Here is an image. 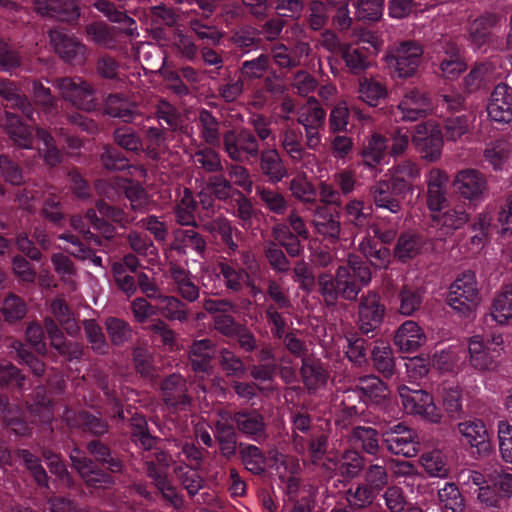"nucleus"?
<instances>
[{
    "instance_id": "f257e3e1",
    "label": "nucleus",
    "mask_w": 512,
    "mask_h": 512,
    "mask_svg": "<svg viewBox=\"0 0 512 512\" xmlns=\"http://www.w3.org/2000/svg\"><path fill=\"white\" fill-rule=\"evenodd\" d=\"M447 305L459 316H473L482 302L479 283L475 272L466 270L459 273L448 288Z\"/></svg>"
},
{
    "instance_id": "f03ea898",
    "label": "nucleus",
    "mask_w": 512,
    "mask_h": 512,
    "mask_svg": "<svg viewBox=\"0 0 512 512\" xmlns=\"http://www.w3.org/2000/svg\"><path fill=\"white\" fill-rule=\"evenodd\" d=\"M503 351L504 339L501 333H493L487 338L476 335L468 341L469 363L480 372L495 371Z\"/></svg>"
},
{
    "instance_id": "7ed1b4c3",
    "label": "nucleus",
    "mask_w": 512,
    "mask_h": 512,
    "mask_svg": "<svg viewBox=\"0 0 512 512\" xmlns=\"http://www.w3.org/2000/svg\"><path fill=\"white\" fill-rule=\"evenodd\" d=\"M398 394L404 411L412 416L439 424L442 420L441 410L436 406L433 396L422 389H411L406 385L398 388Z\"/></svg>"
},
{
    "instance_id": "20e7f679",
    "label": "nucleus",
    "mask_w": 512,
    "mask_h": 512,
    "mask_svg": "<svg viewBox=\"0 0 512 512\" xmlns=\"http://www.w3.org/2000/svg\"><path fill=\"white\" fill-rule=\"evenodd\" d=\"M336 276L340 295L348 300H354L371 281L370 269L356 256H350L346 264L339 266Z\"/></svg>"
},
{
    "instance_id": "39448f33",
    "label": "nucleus",
    "mask_w": 512,
    "mask_h": 512,
    "mask_svg": "<svg viewBox=\"0 0 512 512\" xmlns=\"http://www.w3.org/2000/svg\"><path fill=\"white\" fill-rule=\"evenodd\" d=\"M412 144L421 158L427 162L440 159L443 149V136L435 121H427L414 127Z\"/></svg>"
},
{
    "instance_id": "423d86ee",
    "label": "nucleus",
    "mask_w": 512,
    "mask_h": 512,
    "mask_svg": "<svg viewBox=\"0 0 512 512\" xmlns=\"http://www.w3.org/2000/svg\"><path fill=\"white\" fill-rule=\"evenodd\" d=\"M422 55L423 49L418 43L406 41L395 46L387 58L393 65L397 77L408 78L416 73Z\"/></svg>"
},
{
    "instance_id": "0eeeda50",
    "label": "nucleus",
    "mask_w": 512,
    "mask_h": 512,
    "mask_svg": "<svg viewBox=\"0 0 512 512\" xmlns=\"http://www.w3.org/2000/svg\"><path fill=\"white\" fill-rule=\"evenodd\" d=\"M387 449L404 457H414L419 451V442L415 431L399 423L382 433Z\"/></svg>"
},
{
    "instance_id": "6e6552de",
    "label": "nucleus",
    "mask_w": 512,
    "mask_h": 512,
    "mask_svg": "<svg viewBox=\"0 0 512 512\" xmlns=\"http://www.w3.org/2000/svg\"><path fill=\"white\" fill-rule=\"evenodd\" d=\"M457 431L462 441L471 449H475L480 457L491 452L490 434L485 422L479 418H471L457 424Z\"/></svg>"
},
{
    "instance_id": "1a4fd4ad",
    "label": "nucleus",
    "mask_w": 512,
    "mask_h": 512,
    "mask_svg": "<svg viewBox=\"0 0 512 512\" xmlns=\"http://www.w3.org/2000/svg\"><path fill=\"white\" fill-rule=\"evenodd\" d=\"M433 111L429 96L418 89L404 93L397 104V115L402 121H417L428 116Z\"/></svg>"
},
{
    "instance_id": "9d476101",
    "label": "nucleus",
    "mask_w": 512,
    "mask_h": 512,
    "mask_svg": "<svg viewBox=\"0 0 512 512\" xmlns=\"http://www.w3.org/2000/svg\"><path fill=\"white\" fill-rule=\"evenodd\" d=\"M455 190L469 201H483L487 192L484 176L475 169L459 171L453 180Z\"/></svg>"
},
{
    "instance_id": "9b49d317",
    "label": "nucleus",
    "mask_w": 512,
    "mask_h": 512,
    "mask_svg": "<svg viewBox=\"0 0 512 512\" xmlns=\"http://www.w3.org/2000/svg\"><path fill=\"white\" fill-rule=\"evenodd\" d=\"M385 307L381 303L380 296L369 292L360 301L358 311V324L363 333H369L377 329L382 323Z\"/></svg>"
},
{
    "instance_id": "f8f14e48",
    "label": "nucleus",
    "mask_w": 512,
    "mask_h": 512,
    "mask_svg": "<svg viewBox=\"0 0 512 512\" xmlns=\"http://www.w3.org/2000/svg\"><path fill=\"white\" fill-rule=\"evenodd\" d=\"M243 262L247 270L245 272H238L231 266L223 263L220 264V271L230 289L237 290L241 284L245 282L247 286L251 288L252 293L256 295L260 292V290L257 289V273L259 266L250 255H245Z\"/></svg>"
},
{
    "instance_id": "ddd939ff",
    "label": "nucleus",
    "mask_w": 512,
    "mask_h": 512,
    "mask_svg": "<svg viewBox=\"0 0 512 512\" xmlns=\"http://www.w3.org/2000/svg\"><path fill=\"white\" fill-rule=\"evenodd\" d=\"M488 116L498 123L512 121V88L506 84L497 85L487 105Z\"/></svg>"
},
{
    "instance_id": "4468645a",
    "label": "nucleus",
    "mask_w": 512,
    "mask_h": 512,
    "mask_svg": "<svg viewBox=\"0 0 512 512\" xmlns=\"http://www.w3.org/2000/svg\"><path fill=\"white\" fill-rule=\"evenodd\" d=\"M447 182V173L438 168H432L426 175L427 206L433 214L440 212L447 203Z\"/></svg>"
},
{
    "instance_id": "2eb2a0df",
    "label": "nucleus",
    "mask_w": 512,
    "mask_h": 512,
    "mask_svg": "<svg viewBox=\"0 0 512 512\" xmlns=\"http://www.w3.org/2000/svg\"><path fill=\"white\" fill-rule=\"evenodd\" d=\"M224 145L227 154L236 161H242L246 156H257L259 149L255 137L247 131L226 133Z\"/></svg>"
},
{
    "instance_id": "dca6fc26",
    "label": "nucleus",
    "mask_w": 512,
    "mask_h": 512,
    "mask_svg": "<svg viewBox=\"0 0 512 512\" xmlns=\"http://www.w3.org/2000/svg\"><path fill=\"white\" fill-rule=\"evenodd\" d=\"M426 339L422 327L413 320H407L396 330L394 344L401 352L411 353L423 346Z\"/></svg>"
},
{
    "instance_id": "f3484780",
    "label": "nucleus",
    "mask_w": 512,
    "mask_h": 512,
    "mask_svg": "<svg viewBox=\"0 0 512 512\" xmlns=\"http://www.w3.org/2000/svg\"><path fill=\"white\" fill-rule=\"evenodd\" d=\"M363 466V458L353 450L346 451L340 458L330 453L323 463L324 469L329 473H339L347 478L358 475Z\"/></svg>"
},
{
    "instance_id": "a211bd4d",
    "label": "nucleus",
    "mask_w": 512,
    "mask_h": 512,
    "mask_svg": "<svg viewBox=\"0 0 512 512\" xmlns=\"http://www.w3.org/2000/svg\"><path fill=\"white\" fill-rule=\"evenodd\" d=\"M157 461L158 467L154 463L149 464L148 474L154 480L156 487L163 497L169 500L173 506L178 507L181 504V499L177 494L176 488L166 478L165 468L169 465L168 456L162 452L157 456Z\"/></svg>"
},
{
    "instance_id": "6ab92c4d",
    "label": "nucleus",
    "mask_w": 512,
    "mask_h": 512,
    "mask_svg": "<svg viewBox=\"0 0 512 512\" xmlns=\"http://www.w3.org/2000/svg\"><path fill=\"white\" fill-rule=\"evenodd\" d=\"M392 190L404 194L412 190V183L420 177V167L412 161H403L389 170Z\"/></svg>"
},
{
    "instance_id": "aec40b11",
    "label": "nucleus",
    "mask_w": 512,
    "mask_h": 512,
    "mask_svg": "<svg viewBox=\"0 0 512 512\" xmlns=\"http://www.w3.org/2000/svg\"><path fill=\"white\" fill-rule=\"evenodd\" d=\"M49 36L53 48L65 61L80 62L83 59L85 48L74 37L60 30H52Z\"/></svg>"
},
{
    "instance_id": "412c9836",
    "label": "nucleus",
    "mask_w": 512,
    "mask_h": 512,
    "mask_svg": "<svg viewBox=\"0 0 512 512\" xmlns=\"http://www.w3.org/2000/svg\"><path fill=\"white\" fill-rule=\"evenodd\" d=\"M70 459L88 485L98 488L105 487L111 483L110 476L95 470L92 462L86 459L79 449L76 448L71 452Z\"/></svg>"
},
{
    "instance_id": "4be33fe9",
    "label": "nucleus",
    "mask_w": 512,
    "mask_h": 512,
    "mask_svg": "<svg viewBox=\"0 0 512 512\" xmlns=\"http://www.w3.org/2000/svg\"><path fill=\"white\" fill-rule=\"evenodd\" d=\"M490 316L500 326H505L512 320V282L495 293Z\"/></svg>"
},
{
    "instance_id": "5701e85b",
    "label": "nucleus",
    "mask_w": 512,
    "mask_h": 512,
    "mask_svg": "<svg viewBox=\"0 0 512 512\" xmlns=\"http://www.w3.org/2000/svg\"><path fill=\"white\" fill-rule=\"evenodd\" d=\"M35 8L41 15L55 16L63 21H71L79 16L72 0H35Z\"/></svg>"
},
{
    "instance_id": "b1692460",
    "label": "nucleus",
    "mask_w": 512,
    "mask_h": 512,
    "mask_svg": "<svg viewBox=\"0 0 512 512\" xmlns=\"http://www.w3.org/2000/svg\"><path fill=\"white\" fill-rule=\"evenodd\" d=\"M432 218L444 234H451L462 228L469 221L470 216L464 206L458 205L445 212H437L432 215Z\"/></svg>"
},
{
    "instance_id": "393cba45",
    "label": "nucleus",
    "mask_w": 512,
    "mask_h": 512,
    "mask_svg": "<svg viewBox=\"0 0 512 512\" xmlns=\"http://www.w3.org/2000/svg\"><path fill=\"white\" fill-rule=\"evenodd\" d=\"M357 387L363 400L375 405H383L390 394L388 387L375 376L360 378Z\"/></svg>"
},
{
    "instance_id": "a878e982",
    "label": "nucleus",
    "mask_w": 512,
    "mask_h": 512,
    "mask_svg": "<svg viewBox=\"0 0 512 512\" xmlns=\"http://www.w3.org/2000/svg\"><path fill=\"white\" fill-rule=\"evenodd\" d=\"M359 99L369 106L376 107L388 96L386 85L379 79L362 77L359 79Z\"/></svg>"
},
{
    "instance_id": "bb28decb",
    "label": "nucleus",
    "mask_w": 512,
    "mask_h": 512,
    "mask_svg": "<svg viewBox=\"0 0 512 512\" xmlns=\"http://www.w3.org/2000/svg\"><path fill=\"white\" fill-rule=\"evenodd\" d=\"M386 151V138L377 133L373 134L362 149L363 164L369 168L383 164L387 155Z\"/></svg>"
},
{
    "instance_id": "cd10ccee",
    "label": "nucleus",
    "mask_w": 512,
    "mask_h": 512,
    "mask_svg": "<svg viewBox=\"0 0 512 512\" xmlns=\"http://www.w3.org/2000/svg\"><path fill=\"white\" fill-rule=\"evenodd\" d=\"M359 250L375 268L386 269L390 265L391 254L389 249L379 246L369 237L363 238L359 243Z\"/></svg>"
},
{
    "instance_id": "c85d7f7f",
    "label": "nucleus",
    "mask_w": 512,
    "mask_h": 512,
    "mask_svg": "<svg viewBox=\"0 0 512 512\" xmlns=\"http://www.w3.org/2000/svg\"><path fill=\"white\" fill-rule=\"evenodd\" d=\"M162 390L167 405L181 409L187 404V398L184 395V380L181 376L174 374L166 378Z\"/></svg>"
},
{
    "instance_id": "c756f323",
    "label": "nucleus",
    "mask_w": 512,
    "mask_h": 512,
    "mask_svg": "<svg viewBox=\"0 0 512 512\" xmlns=\"http://www.w3.org/2000/svg\"><path fill=\"white\" fill-rule=\"evenodd\" d=\"M64 87L76 89L70 99L73 105L85 111H91L95 108L93 92L87 83L79 78H64Z\"/></svg>"
},
{
    "instance_id": "7c9ffc66",
    "label": "nucleus",
    "mask_w": 512,
    "mask_h": 512,
    "mask_svg": "<svg viewBox=\"0 0 512 512\" xmlns=\"http://www.w3.org/2000/svg\"><path fill=\"white\" fill-rule=\"evenodd\" d=\"M512 155V146L504 140L490 143L484 152V157L494 170H502Z\"/></svg>"
},
{
    "instance_id": "2f4dec72",
    "label": "nucleus",
    "mask_w": 512,
    "mask_h": 512,
    "mask_svg": "<svg viewBox=\"0 0 512 512\" xmlns=\"http://www.w3.org/2000/svg\"><path fill=\"white\" fill-rule=\"evenodd\" d=\"M419 461L425 472L431 477L445 478L448 475L447 461L440 450L423 453Z\"/></svg>"
},
{
    "instance_id": "473e14b6",
    "label": "nucleus",
    "mask_w": 512,
    "mask_h": 512,
    "mask_svg": "<svg viewBox=\"0 0 512 512\" xmlns=\"http://www.w3.org/2000/svg\"><path fill=\"white\" fill-rule=\"evenodd\" d=\"M261 170L272 182H279L286 176V169L275 149H268L261 155Z\"/></svg>"
},
{
    "instance_id": "72a5a7b5",
    "label": "nucleus",
    "mask_w": 512,
    "mask_h": 512,
    "mask_svg": "<svg viewBox=\"0 0 512 512\" xmlns=\"http://www.w3.org/2000/svg\"><path fill=\"white\" fill-rule=\"evenodd\" d=\"M421 245L422 242L417 235L409 232L403 233L395 245L394 257L402 262L412 259L419 254Z\"/></svg>"
},
{
    "instance_id": "f704fd0d",
    "label": "nucleus",
    "mask_w": 512,
    "mask_h": 512,
    "mask_svg": "<svg viewBox=\"0 0 512 512\" xmlns=\"http://www.w3.org/2000/svg\"><path fill=\"white\" fill-rule=\"evenodd\" d=\"M195 209L196 202L193 199L192 193L190 190L185 188L183 192L179 194L175 207L177 222L180 225H194Z\"/></svg>"
},
{
    "instance_id": "c9c22d12",
    "label": "nucleus",
    "mask_w": 512,
    "mask_h": 512,
    "mask_svg": "<svg viewBox=\"0 0 512 512\" xmlns=\"http://www.w3.org/2000/svg\"><path fill=\"white\" fill-rule=\"evenodd\" d=\"M341 55L347 68L352 73H359L368 67L366 53L356 44H343Z\"/></svg>"
},
{
    "instance_id": "e433bc0d",
    "label": "nucleus",
    "mask_w": 512,
    "mask_h": 512,
    "mask_svg": "<svg viewBox=\"0 0 512 512\" xmlns=\"http://www.w3.org/2000/svg\"><path fill=\"white\" fill-rule=\"evenodd\" d=\"M492 21L490 17L475 19L469 26V38L476 50L490 42Z\"/></svg>"
},
{
    "instance_id": "4c0bfd02",
    "label": "nucleus",
    "mask_w": 512,
    "mask_h": 512,
    "mask_svg": "<svg viewBox=\"0 0 512 512\" xmlns=\"http://www.w3.org/2000/svg\"><path fill=\"white\" fill-rule=\"evenodd\" d=\"M214 351L209 340L194 342L190 350V360L195 371L205 372L208 370L209 361Z\"/></svg>"
},
{
    "instance_id": "58836bf2",
    "label": "nucleus",
    "mask_w": 512,
    "mask_h": 512,
    "mask_svg": "<svg viewBox=\"0 0 512 512\" xmlns=\"http://www.w3.org/2000/svg\"><path fill=\"white\" fill-rule=\"evenodd\" d=\"M325 112L315 99H309L299 110L298 122L304 127H322Z\"/></svg>"
},
{
    "instance_id": "ea45409f",
    "label": "nucleus",
    "mask_w": 512,
    "mask_h": 512,
    "mask_svg": "<svg viewBox=\"0 0 512 512\" xmlns=\"http://www.w3.org/2000/svg\"><path fill=\"white\" fill-rule=\"evenodd\" d=\"M497 441L500 458L512 465V424L506 419L497 422Z\"/></svg>"
},
{
    "instance_id": "a19ab883",
    "label": "nucleus",
    "mask_w": 512,
    "mask_h": 512,
    "mask_svg": "<svg viewBox=\"0 0 512 512\" xmlns=\"http://www.w3.org/2000/svg\"><path fill=\"white\" fill-rule=\"evenodd\" d=\"M438 500L446 511L460 512L464 507V499L454 483H445L438 490Z\"/></svg>"
},
{
    "instance_id": "79ce46f5",
    "label": "nucleus",
    "mask_w": 512,
    "mask_h": 512,
    "mask_svg": "<svg viewBox=\"0 0 512 512\" xmlns=\"http://www.w3.org/2000/svg\"><path fill=\"white\" fill-rule=\"evenodd\" d=\"M440 68L446 79H455L466 70V64L461 58L457 48L452 47L445 52Z\"/></svg>"
},
{
    "instance_id": "37998d69",
    "label": "nucleus",
    "mask_w": 512,
    "mask_h": 512,
    "mask_svg": "<svg viewBox=\"0 0 512 512\" xmlns=\"http://www.w3.org/2000/svg\"><path fill=\"white\" fill-rule=\"evenodd\" d=\"M45 327L50 336L51 345L61 354L67 355L69 358H77L81 354L79 345H67L63 341V335L53 320L47 319L45 322Z\"/></svg>"
},
{
    "instance_id": "c03bdc74",
    "label": "nucleus",
    "mask_w": 512,
    "mask_h": 512,
    "mask_svg": "<svg viewBox=\"0 0 512 512\" xmlns=\"http://www.w3.org/2000/svg\"><path fill=\"white\" fill-rule=\"evenodd\" d=\"M235 422L240 431L252 437H260L263 433V419L256 412L239 413L235 416Z\"/></svg>"
},
{
    "instance_id": "a18cd8bd",
    "label": "nucleus",
    "mask_w": 512,
    "mask_h": 512,
    "mask_svg": "<svg viewBox=\"0 0 512 512\" xmlns=\"http://www.w3.org/2000/svg\"><path fill=\"white\" fill-rule=\"evenodd\" d=\"M372 358L375 367L382 373L391 375L394 367L392 350L385 341H377L373 350Z\"/></svg>"
},
{
    "instance_id": "49530a36",
    "label": "nucleus",
    "mask_w": 512,
    "mask_h": 512,
    "mask_svg": "<svg viewBox=\"0 0 512 512\" xmlns=\"http://www.w3.org/2000/svg\"><path fill=\"white\" fill-rule=\"evenodd\" d=\"M172 278L177 285L178 292L188 301H194L199 296L197 286L192 282L185 270L173 266L171 268Z\"/></svg>"
},
{
    "instance_id": "de8ad7c7",
    "label": "nucleus",
    "mask_w": 512,
    "mask_h": 512,
    "mask_svg": "<svg viewBox=\"0 0 512 512\" xmlns=\"http://www.w3.org/2000/svg\"><path fill=\"white\" fill-rule=\"evenodd\" d=\"M6 120V129L13 141L20 147L30 148L32 145L31 133L20 123L18 117L7 112Z\"/></svg>"
},
{
    "instance_id": "09e8293b",
    "label": "nucleus",
    "mask_w": 512,
    "mask_h": 512,
    "mask_svg": "<svg viewBox=\"0 0 512 512\" xmlns=\"http://www.w3.org/2000/svg\"><path fill=\"white\" fill-rule=\"evenodd\" d=\"M352 440L355 445L362 447L369 454H376L379 449L377 432L371 427H356L353 430Z\"/></svg>"
},
{
    "instance_id": "8fccbe9b",
    "label": "nucleus",
    "mask_w": 512,
    "mask_h": 512,
    "mask_svg": "<svg viewBox=\"0 0 512 512\" xmlns=\"http://www.w3.org/2000/svg\"><path fill=\"white\" fill-rule=\"evenodd\" d=\"M106 112L128 122L133 118L135 105L117 95H111L106 100Z\"/></svg>"
},
{
    "instance_id": "3c124183",
    "label": "nucleus",
    "mask_w": 512,
    "mask_h": 512,
    "mask_svg": "<svg viewBox=\"0 0 512 512\" xmlns=\"http://www.w3.org/2000/svg\"><path fill=\"white\" fill-rule=\"evenodd\" d=\"M391 187L386 181H380L372 188V195L377 207L397 213L400 210V205L398 201L391 197Z\"/></svg>"
},
{
    "instance_id": "603ef678",
    "label": "nucleus",
    "mask_w": 512,
    "mask_h": 512,
    "mask_svg": "<svg viewBox=\"0 0 512 512\" xmlns=\"http://www.w3.org/2000/svg\"><path fill=\"white\" fill-rule=\"evenodd\" d=\"M489 481L505 501L512 497V472L507 467H501L488 475Z\"/></svg>"
},
{
    "instance_id": "864d4df0",
    "label": "nucleus",
    "mask_w": 512,
    "mask_h": 512,
    "mask_svg": "<svg viewBox=\"0 0 512 512\" xmlns=\"http://www.w3.org/2000/svg\"><path fill=\"white\" fill-rule=\"evenodd\" d=\"M301 133L298 130L288 128L281 136L284 150L294 161H300L305 156L301 145Z\"/></svg>"
},
{
    "instance_id": "5fc2aeb1",
    "label": "nucleus",
    "mask_w": 512,
    "mask_h": 512,
    "mask_svg": "<svg viewBox=\"0 0 512 512\" xmlns=\"http://www.w3.org/2000/svg\"><path fill=\"white\" fill-rule=\"evenodd\" d=\"M0 96L11 102L13 106L19 108L28 118L31 117V107L27 100L23 98L13 83L9 81H0Z\"/></svg>"
},
{
    "instance_id": "6e6d98bb",
    "label": "nucleus",
    "mask_w": 512,
    "mask_h": 512,
    "mask_svg": "<svg viewBox=\"0 0 512 512\" xmlns=\"http://www.w3.org/2000/svg\"><path fill=\"white\" fill-rule=\"evenodd\" d=\"M302 376L304 383L309 389H316L325 384L327 380V373L319 365L304 361L302 365Z\"/></svg>"
},
{
    "instance_id": "4d7b16f0",
    "label": "nucleus",
    "mask_w": 512,
    "mask_h": 512,
    "mask_svg": "<svg viewBox=\"0 0 512 512\" xmlns=\"http://www.w3.org/2000/svg\"><path fill=\"white\" fill-rule=\"evenodd\" d=\"M242 460L246 469L254 474H261L266 467V461L258 447L248 445L242 449Z\"/></svg>"
},
{
    "instance_id": "13d9d810",
    "label": "nucleus",
    "mask_w": 512,
    "mask_h": 512,
    "mask_svg": "<svg viewBox=\"0 0 512 512\" xmlns=\"http://www.w3.org/2000/svg\"><path fill=\"white\" fill-rule=\"evenodd\" d=\"M355 15L359 20H378L382 16L383 0H358Z\"/></svg>"
},
{
    "instance_id": "bf43d9fd",
    "label": "nucleus",
    "mask_w": 512,
    "mask_h": 512,
    "mask_svg": "<svg viewBox=\"0 0 512 512\" xmlns=\"http://www.w3.org/2000/svg\"><path fill=\"white\" fill-rule=\"evenodd\" d=\"M51 311L58 321L64 326L67 333L73 335L78 331V326L67 304L62 299H57L51 304Z\"/></svg>"
},
{
    "instance_id": "052dcab7",
    "label": "nucleus",
    "mask_w": 512,
    "mask_h": 512,
    "mask_svg": "<svg viewBox=\"0 0 512 512\" xmlns=\"http://www.w3.org/2000/svg\"><path fill=\"white\" fill-rule=\"evenodd\" d=\"M317 231L331 238H337L340 232V223L331 214L318 210L314 220Z\"/></svg>"
},
{
    "instance_id": "680f3d73",
    "label": "nucleus",
    "mask_w": 512,
    "mask_h": 512,
    "mask_svg": "<svg viewBox=\"0 0 512 512\" xmlns=\"http://www.w3.org/2000/svg\"><path fill=\"white\" fill-rule=\"evenodd\" d=\"M159 304L158 309L161 313L170 319L185 320L187 315L183 309V304L172 296H158Z\"/></svg>"
},
{
    "instance_id": "e2e57ef3",
    "label": "nucleus",
    "mask_w": 512,
    "mask_h": 512,
    "mask_svg": "<svg viewBox=\"0 0 512 512\" xmlns=\"http://www.w3.org/2000/svg\"><path fill=\"white\" fill-rule=\"evenodd\" d=\"M422 300L423 295L420 290L403 289L400 294V313L405 316H411L420 308Z\"/></svg>"
},
{
    "instance_id": "0e129e2a",
    "label": "nucleus",
    "mask_w": 512,
    "mask_h": 512,
    "mask_svg": "<svg viewBox=\"0 0 512 512\" xmlns=\"http://www.w3.org/2000/svg\"><path fill=\"white\" fill-rule=\"evenodd\" d=\"M54 270L69 285L74 284L76 271L72 261L62 253H55L51 258Z\"/></svg>"
},
{
    "instance_id": "69168bd1",
    "label": "nucleus",
    "mask_w": 512,
    "mask_h": 512,
    "mask_svg": "<svg viewBox=\"0 0 512 512\" xmlns=\"http://www.w3.org/2000/svg\"><path fill=\"white\" fill-rule=\"evenodd\" d=\"M203 227L213 234L218 233L231 249H235L236 245L232 241V227L227 219L218 217L213 220H207L203 222Z\"/></svg>"
},
{
    "instance_id": "338daca9",
    "label": "nucleus",
    "mask_w": 512,
    "mask_h": 512,
    "mask_svg": "<svg viewBox=\"0 0 512 512\" xmlns=\"http://www.w3.org/2000/svg\"><path fill=\"white\" fill-rule=\"evenodd\" d=\"M26 312V304L16 295L8 296L3 302L2 313L9 322L22 319Z\"/></svg>"
},
{
    "instance_id": "774afa93",
    "label": "nucleus",
    "mask_w": 512,
    "mask_h": 512,
    "mask_svg": "<svg viewBox=\"0 0 512 512\" xmlns=\"http://www.w3.org/2000/svg\"><path fill=\"white\" fill-rule=\"evenodd\" d=\"M375 495L376 492L372 488L367 484H362L355 490L350 489L347 492V501L356 508H364L373 502Z\"/></svg>"
}]
</instances>
